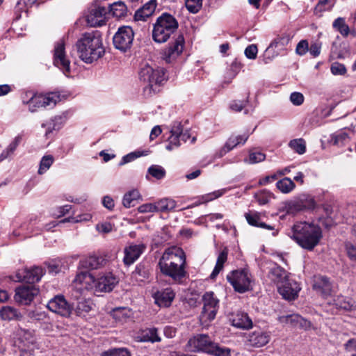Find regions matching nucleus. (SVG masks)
Masks as SVG:
<instances>
[{
  "instance_id": "1",
  "label": "nucleus",
  "mask_w": 356,
  "mask_h": 356,
  "mask_svg": "<svg viewBox=\"0 0 356 356\" xmlns=\"http://www.w3.org/2000/svg\"><path fill=\"white\" fill-rule=\"evenodd\" d=\"M186 255L181 248L172 246L165 250L159 261L161 273L175 282H180L186 276Z\"/></svg>"
},
{
  "instance_id": "2",
  "label": "nucleus",
  "mask_w": 356,
  "mask_h": 356,
  "mask_svg": "<svg viewBox=\"0 0 356 356\" xmlns=\"http://www.w3.org/2000/svg\"><path fill=\"white\" fill-rule=\"evenodd\" d=\"M288 235L299 246L309 251L313 250L323 238L321 227L306 221L296 222Z\"/></svg>"
},
{
  "instance_id": "3",
  "label": "nucleus",
  "mask_w": 356,
  "mask_h": 356,
  "mask_svg": "<svg viewBox=\"0 0 356 356\" xmlns=\"http://www.w3.org/2000/svg\"><path fill=\"white\" fill-rule=\"evenodd\" d=\"M74 285L80 290L92 291L95 293L111 291L118 280L111 273L95 278L87 271L77 273L73 280Z\"/></svg>"
},
{
  "instance_id": "4",
  "label": "nucleus",
  "mask_w": 356,
  "mask_h": 356,
  "mask_svg": "<svg viewBox=\"0 0 356 356\" xmlns=\"http://www.w3.org/2000/svg\"><path fill=\"white\" fill-rule=\"evenodd\" d=\"M79 58L86 63H91L104 54L102 38L98 32L85 33L76 43Z\"/></svg>"
},
{
  "instance_id": "5",
  "label": "nucleus",
  "mask_w": 356,
  "mask_h": 356,
  "mask_svg": "<svg viewBox=\"0 0 356 356\" xmlns=\"http://www.w3.org/2000/svg\"><path fill=\"white\" fill-rule=\"evenodd\" d=\"M139 79L145 84L144 92L149 95L159 92L160 86L168 79L163 68H154L148 64H145L140 67Z\"/></svg>"
},
{
  "instance_id": "6",
  "label": "nucleus",
  "mask_w": 356,
  "mask_h": 356,
  "mask_svg": "<svg viewBox=\"0 0 356 356\" xmlns=\"http://www.w3.org/2000/svg\"><path fill=\"white\" fill-rule=\"evenodd\" d=\"M187 347L192 352H203L214 356H229L230 350L220 347L214 343L209 335L198 334L191 337L187 343Z\"/></svg>"
},
{
  "instance_id": "7",
  "label": "nucleus",
  "mask_w": 356,
  "mask_h": 356,
  "mask_svg": "<svg viewBox=\"0 0 356 356\" xmlns=\"http://www.w3.org/2000/svg\"><path fill=\"white\" fill-rule=\"evenodd\" d=\"M178 28V22L171 15L163 13L154 24L152 38L156 42H165Z\"/></svg>"
},
{
  "instance_id": "8",
  "label": "nucleus",
  "mask_w": 356,
  "mask_h": 356,
  "mask_svg": "<svg viewBox=\"0 0 356 356\" xmlns=\"http://www.w3.org/2000/svg\"><path fill=\"white\" fill-rule=\"evenodd\" d=\"M227 280L234 289L240 293H243L252 289L254 280L250 271L246 268L232 270L227 275Z\"/></svg>"
},
{
  "instance_id": "9",
  "label": "nucleus",
  "mask_w": 356,
  "mask_h": 356,
  "mask_svg": "<svg viewBox=\"0 0 356 356\" xmlns=\"http://www.w3.org/2000/svg\"><path fill=\"white\" fill-rule=\"evenodd\" d=\"M29 95H31V97L24 100V104L29 106V111L31 113L41 108H51L60 101V96L55 92L46 95L29 93Z\"/></svg>"
},
{
  "instance_id": "10",
  "label": "nucleus",
  "mask_w": 356,
  "mask_h": 356,
  "mask_svg": "<svg viewBox=\"0 0 356 356\" xmlns=\"http://www.w3.org/2000/svg\"><path fill=\"white\" fill-rule=\"evenodd\" d=\"M203 307L200 315L202 325L207 326L215 319L219 308V300L212 291L206 292L202 296Z\"/></svg>"
},
{
  "instance_id": "11",
  "label": "nucleus",
  "mask_w": 356,
  "mask_h": 356,
  "mask_svg": "<svg viewBox=\"0 0 356 356\" xmlns=\"http://www.w3.org/2000/svg\"><path fill=\"white\" fill-rule=\"evenodd\" d=\"M170 132V136L168 138V144L165 146L168 151L178 148L181 145V141L185 143L191 138L188 131H184L183 126L179 122L172 123Z\"/></svg>"
},
{
  "instance_id": "12",
  "label": "nucleus",
  "mask_w": 356,
  "mask_h": 356,
  "mask_svg": "<svg viewBox=\"0 0 356 356\" xmlns=\"http://www.w3.org/2000/svg\"><path fill=\"white\" fill-rule=\"evenodd\" d=\"M54 65L59 68L66 76L69 77L71 76L70 60L66 56L65 43L63 40H58L55 44Z\"/></svg>"
},
{
  "instance_id": "13",
  "label": "nucleus",
  "mask_w": 356,
  "mask_h": 356,
  "mask_svg": "<svg viewBox=\"0 0 356 356\" xmlns=\"http://www.w3.org/2000/svg\"><path fill=\"white\" fill-rule=\"evenodd\" d=\"M134 33L131 27L124 26L120 27L113 36V42L115 47L121 51H126L132 45Z\"/></svg>"
},
{
  "instance_id": "14",
  "label": "nucleus",
  "mask_w": 356,
  "mask_h": 356,
  "mask_svg": "<svg viewBox=\"0 0 356 356\" xmlns=\"http://www.w3.org/2000/svg\"><path fill=\"white\" fill-rule=\"evenodd\" d=\"M107 9L98 4L92 5L88 8L86 15L87 24L90 26H101L105 24V15Z\"/></svg>"
},
{
  "instance_id": "15",
  "label": "nucleus",
  "mask_w": 356,
  "mask_h": 356,
  "mask_svg": "<svg viewBox=\"0 0 356 356\" xmlns=\"http://www.w3.org/2000/svg\"><path fill=\"white\" fill-rule=\"evenodd\" d=\"M47 307L52 312L63 317H69L73 311V307L63 296H56L48 302Z\"/></svg>"
},
{
  "instance_id": "16",
  "label": "nucleus",
  "mask_w": 356,
  "mask_h": 356,
  "mask_svg": "<svg viewBox=\"0 0 356 356\" xmlns=\"http://www.w3.org/2000/svg\"><path fill=\"white\" fill-rule=\"evenodd\" d=\"M38 293V289L33 286H22L16 289L15 299L20 304L29 305Z\"/></svg>"
},
{
  "instance_id": "17",
  "label": "nucleus",
  "mask_w": 356,
  "mask_h": 356,
  "mask_svg": "<svg viewBox=\"0 0 356 356\" xmlns=\"http://www.w3.org/2000/svg\"><path fill=\"white\" fill-rule=\"evenodd\" d=\"M146 245L143 243H131L124 249L123 262L125 266L133 264L144 252Z\"/></svg>"
},
{
  "instance_id": "18",
  "label": "nucleus",
  "mask_w": 356,
  "mask_h": 356,
  "mask_svg": "<svg viewBox=\"0 0 356 356\" xmlns=\"http://www.w3.org/2000/svg\"><path fill=\"white\" fill-rule=\"evenodd\" d=\"M184 45V38L181 34L175 38L172 44L165 49L163 53V58L167 63H171L183 51Z\"/></svg>"
},
{
  "instance_id": "19",
  "label": "nucleus",
  "mask_w": 356,
  "mask_h": 356,
  "mask_svg": "<svg viewBox=\"0 0 356 356\" xmlns=\"http://www.w3.org/2000/svg\"><path fill=\"white\" fill-rule=\"evenodd\" d=\"M270 334L261 330L250 332L246 336L245 343L252 348H260L266 346L270 341Z\"/></svg>"
},
{
  "instance_id": "20",
  "label": "nucleus",
  "mask_w": 356,
  "mask_h": 356,
  "mask_svg": "<svg viewBox=\"0 0 356 356\" xmlns=\"http://www.w3.org/2000/svg\"><path fill=\"white\" fill-rule=\"evenodd\" d=\"M277 289L284 299L294 300L298 297L300 287L298 282L289 277Z\"/></svg>"
},
{
  "instance_id": "21",
  "label": "nucleus",
  "mask_w": 356,
  "mask_h": 356,
  "mask_svg": "<svg viewBox=\"0 0 356 356\" xmlns=\"http://www.w3.org/2000/svg\"><path fill=\"white\" fill-rule=\"evenodd\" d=\"M44 274V270L42 267L34 266L18 272L17 277L19 281L35 283L39 282Z\"/></svg>"
},
{
  "instance_id": "22",
  "label": "nucleus",
  "mask_w": 356,
  "mask_h": 356,
  "mask_svg": "<svg viewBox=\"0 0 356 356\" xmlns=\"http://www.w3.org/2000/svg\"><path fill=\"white\" fill-rule=\"evenodd\" d=\"M175 297V293L170 288H166L161 291H158L153 294L155 303L159 307H170Z\"/></svg>"
},
{
  "instance_id": "23",
  "label": "nucleus",
  "mask_w": 356,
  "mask_h": 356,
  "mask_svg": "<svg viewBox=\"0 0 356 356\" xmlns=\"http://www.w3.org/2000/svg\"><path fill=\"white\" fill-rule=\"evenodd\" d=\"M248 138L249 135L248 134H243L241 135H232L227 140L224 147L220 150L218 156L222 157L226 153L233 149L238 145L245 144Z\"/></svg>"
},
{
  "instance_id": "24",
  "label": "nucleus",
  "mask_w": 356,
  "mask_h": 356,
  "mask_svg": "<svg viewBox=\"0 0 356 356\" xmlns=\"http://www.w3.org/2000/svg\"><path fill=\"white\" fill-rule=\"evenodd\" d=\"M105 259L101 256L90 255L79 261L78 268L86 270L98 269L105 264Z\"/></svg>"
},
{
  "instance_id": "25",
  "label": "nucleus",
  "mask_w": 356,
  "mask_h": 356,
  "mask_svg": "<svg viewBox=\"0 0 356 356\" xmlns=\"http://www.w3.org/2000/svg\"><path fill=\"white\" fill-rule=\"evenodd\" d=\"M268 277L279 288L289 278V274L284 268L275 264L269 269Z\"/></svg>"
},
{
  "instance_id": "26",
  "label": "nucleus",
  "mask_w": 356,
  "mask_h": 356,
  "mask_svg": "<svg viewBox=\"0 0 356 356\" xmlns=\"http://www.w3.org/2000/svg\"><path fill=\"white\" fill-rule=\"evenodd\" d=\"M17 336L20 343L23 344L21 347L22 350H33L35 347L36 341L35 337L33 331L19 329L17 331Z\"/></svg>"
},
{
  "instance_id": "27",
  "label": "nucleus",
  "mask_w": 356,
  "mask_h": 356,
  "mask_svg": "<svg viewBox=\"0 0 356 356\" xmlns=\"http://www.w3.org/2000/svg\"><path fill=\"white\" fill-rule=\"evenodd\" d=\"M245 217L249 225L257 227L264 228L268 230L273 231L272 235L273 236H276L278 233V231L275 229V227L272 225H267L265 222L261 220V216L257 212H251V213H245Z\"/></svg>"
},
{
  "instance_id": "28",
  "label": "nucleus",
  "mask_w": 356,
  "mask_h": 356,
  "mask_svg": "<svg viewBox=\"0 0 356 356\" xmlns=\"http://www.w3.org/2000/svg\"><path fill=\"white\" fill-rule=\"evenodd\" d=\"M232 325L241 329H249L252 326V321L247 313L237 312L232 314L231 318Z\"/></svg>"
},
{
  "instance_id": "29",
  "label": "nucleus",
  "mask_w": 356,
  "mask_h": 356,
  "mask_svg": "<svg viewBox=\"0 0 356 356\" xmlns=\"http://www.w3.org/2000/svg\"><path fill=\"white\" fill-rule=\"evenodd\" d=\"M136 340L140 342H160L161 338L155 327L146 328L141 330L136 337Z\"/></svg>"
},
{
  "instance_id": "30",
  "label": "nucleus",
  "mask_w": 356,
  "mask_h": 356,
  "mask_svg": "<svg viewBox=\"0 0 356 356\" xmlns=\"http://www.w3.org/2000/svg\"><path fill=\"white\" fill-rule=\"evenodd\" d=\"M156 7V0H150L136 12L135 18L137 20H145L154 13Z\"/></svg>"
},
{
  "instance_id": "31",
  "label": "nucleus",
  "mask_w": 356,
  "mask_h": 356,
  "mask_svg": "<svg viewBox=\"0 0 356 356\" xmlns=\"http://www.w3.org/2000/svg\"><path fill=\"white\" fill-rule=\"evenodd\" d=\"M313 287L321 292L323 296H327L331 292V283L327 277L319 276L316 277Z\"/></svg>"
},
{
  "instance_id": "32",
  "label": "nucleus",
  "mask_w": 356,
  "mask_h": 356,
  "mask_svg": "<svg viewBox=\"0 0 356 356\" xmlns=\"http://www.w3.org/2000/svg\"><path fill=\"white\" fill-rule=\"evenodd\" d=\"M149 268L145 264L140 263L132 272V278L138 282H143L149 278Z\"/></svg>"
},
{
  "instance_id": "33",
  "label": "nucleus",
  "mask_w": 356,
  "mask_h": 356,
  "mask_svg": "<svg viewBox=\"0 0 356 356\" xmlns=\"http://www.w3.org/2000/svg\"><path fill=\"white\" fill-rule=\"evenodd\" d=\"M279 321L293 326H304L307 323V321L298 314L281 316L279 317Z\"/></svg>"
},
{
  "instance_id": "34",
  "label": "nucleus",
  "mask_w": 356,
  "mask_h": 356,
  "mask_svg": "<svg viewBox=\"0 0 356 356\" xmlns=\"http://www.w3.org/2000/svg\"><path fill=\"white\" fill-rule=\"evenodd\" d=\"M228 250L223 249L218 254L214 269L210 275L211 279H215L219 273L222 270L224 264L227 259Z\"/></svg>"
},
{
  "instance_id": "35",
  "label": "nucleus",
  "mask_w": 356,
  "mask_h": 356,
  "mask_svg": "<svg viewBox=\"0 0 356 356\" xmlns=\"http://www.w3.org/2000/svg\"><path fill=\"white\" fill-rule=\"evenodd\" d=\"M156 202L157 212H169L176 207V202L170 198H163Z\"/></svg>"
},
{
  "instance_id": "36",
  "label": "nucleus",
  "mask_w": 356,
  "mask_h": 356,
  "mask_svg": "<svg viewBox=\"0 0 356 356\" xmlns=\"http://www.w3.org/2000/svg\"><path fill=\"white\" fill-rule=\"evenodd\" d=\"M0 315L3 320L12 321L18 320L22 316L18 310L13 307H3L0 311Z\"/></svg>"
},
{
  "instance_id": "37",
  "label": "nucleus",
  "mask_w": 356,
  "mask_h": 356,
  "mask_svg": "<svg viewBox=\"0 0 356 356\" xmlns=\"http://www.w3.org/2000/svg\"><path fill=\"white\" fill-rule=\"evenodd\" d=\"M92 304L89 300L81 299L78 300L76 305L73 307L77 316H85L92 309Z\"/></svg>"
},
{
  "instance_id": "38",
  "label": "nucleus",
  "mask_w": 356,
  "mask_h": 356,
  "mask_svg": "<svg viewBox=\"0 0 356 356\" xmlns=\"http://www.w3.org/2000/svg\"><path fill=\"white\" fill-rule=\"evenodd\" d=\"M109 12H111L114 17L121 18L127 15V8L123 2L118 1L109 6Z\"/></svg>"
},
{
  "instance_id": "39",
  "label": "nucleus",
  "mask_w": 356,
  "mask_h": 356,
  "mask_svg": "<svg viewBox=\"0 0 356 356\" xmlns=\"http://www.w3.org/2000/svg\"><path fill=\"white\" fill-rule=\"evenodd\" d=\"M276 187L282 193H289L295 188L296 184L290 178L284 177L276 183Z\"/></svg>"
},
{
  "instance_id": "40",
  "label": "nucleus",
  "mask_w": 356,
  "mask_h": 356,
  "mask_svg": "<svg viewBox=\"0 0 356 356\" xmlns=\"http://www.w3.org/2000/svg\"><path fill=\"white\" fill-rule=\"evenodd\" d=\"M140 197V193L137 190H133L124 194L122 199V204L126 208L134 206V202Z\"/></svg>"
},
{
  "instance_id": "41",
  "label": "nucleus",
  "mask_w": 356,
  "mask_h": 356,
  "mask_svg": "<svg viewBox=\"0 0 356 356\" xmlns=\"http://www.w3.org/2000/svg\"><path fill=\"white\" fill-rule=\"evenodd\" d=\"M301 204L302 202L298 199L286 202L284 204V211L289 214H295L304 210Z\"/></svg>"
},
{
  "instance_id": "42",
  "label": "nucleus",
  "mask_w": 356,
  "mask_h": 356,
  "mask_svg": "<svg viewBox=\"0 0 356 356\" xmlns=\"http://www.w3.org/2000/svg\"><path fill=\"white\" fill-rule=\"evenodd\" d=\"M348 140V134L343 130H340L331 135L333 145L337 146H343Z\"/></svg>"
},
{
  "instance_id": "43",
  "label": "nucleus",
  "mask_w": 356,
  "mask_h": 356,
  "mask_svg": "<svg viewBox=\"0 0 356 356\" xmlns=\"http://www.w3.org/2000/svg\"><path fill=\"white\" fill-rule=\"evenodd\" d=\"M332 26L343 37H347L350 33L349 26L346 24L345 19L343 17L337 18L334 21Z\"/></svg>"
},
{
  "instance_id": "44",
  "label": "nucleus",
  "mask_w": 356,
  "mask_h": 356,
  "mask_svg": "<svg viewBox=\"0 0 356 356\" xmlns=\"http://www.w3.org/2000/svg\"><path fill=\"white\" fill-rule=\"evenodd\" d=\"M289 146L299 154H303L306 152V143L302 138L291 140Z\"/></svg>"
},
{
  "instance_id": "45",
  "label": "nucleus",
  "mask_w": 356,
  "mask_h": 356,
  "mask_svg": "<svg viewBox=\"0 0 356 356\" xmlns=\"http://www.w3.org/2000/svg\"><path fill=\"white\" fill-rule=\"evenodd\" d=\"M280 52L275 49L271 44L266 48L263 56L262 59L264 63L268 64L275 59Z\"/></svg>"
},
{
  "instance_id": "46",
  "label": "nucleus",
  "mask_w": 356,
  "mask_h": 356,
  "mask_svg": "<svg viewBox=\"0 0 356 356\" xmlns=\"http://www.w3.org/2000/svg\"><path fill=\"white\" fill-rule=\"evenodd\" d=\"M290 42V37L289 35H282L275 38L272 42L271 44L280 52L284 49L285 47Z\"/></svg>"
},
{
  "instance_id": "47",
  "label": "nucleus",
  "mask_w": 356,
  "mask_h": 356,
  "mask_svg": "<svg viewBox=\"0 0 356 356\" xmlns=\"http://www.w3.org/2000/svg\"><path fill=\"white\" fill-rule=\"evenodd\" d=\"M54 161V156L51 155L44 156L40 163L38 174H44L51 166Z\"/></svg>"
},
{
  "instance_id": "48",
  "label": "nucleus",
  "mask_w": 356,
  "mask_h": 356,
  "mask_svg": "<svg viewBox=\"0 0 356 356\" xmlns=\"http://www.w3.org/2000/svg\"><path fill=\"white\" fill-rule=\"evenodd\" d=\"M298 199L302 202L301 205L304 210L313 209L315 207V201L311 195H302Z\"/></svg>"
},
{
  "instance_id": "49",
  "label": "nucleus",
  "mask_w": 356,
  "mask_h": 356,
  "mask_svg": "<svg viewBox=\"0 0 356 356\" xmlns=\"http://www.w3.org/2000/svg\"><path fill=\"white\" fill-rule=\"evenodd\" d=\"M148 173L156 179H161L165 175V170L161 165H152L148 168Z\"/></svg>"
},
{
  "instance_id": "50",
  "label": "nucleus",
  "mask_w": 356,
  "mask_h": 356,
  "mask_svg": "<svg viewBox=\"0 0 356 356\" xmlns=\"http://www.w3.org/2000/svg\"><path fill=\"white\" fill-rule=\"evenodd\" d=\"M273 197V195L266 190L261 191L254 195L257 201L261 205L267 204Z\"/></svg>"
},
{
  "instance_id": "51",
  "label": "nucleus",
  "mask_w": 356,
  "mask_h": 356,
  "mask_svg": "<svg viewBox=\"0 0 356 356\" xmlns=\"http://www.w3.org/2000/svg\"><path fill=\"white\" fill-rule=\"evenodd\" d=\"M185 5L191 13H197L202 6V0H185Z\"/></svg>"
},
{
  "instance_id": "52",
  "label": "nucleus",
  "mask_w": 356,
  "mask_h": 356,
  "mask_svg": "<svg viewBox=\"0 0 356 356\" xmlns=\"http://www.w3.org/2000/svg\"><path fill=\"white\" fill-rule=\"evenodd\" d=\"M147 153H145V152H140V151H137V152H131L125 156H124L121 160V161L120 162L119 165H124L127 163H129L131 161H133L134 160H135L136 159L141 156H143V155H147Z\"/></svg>"
},
{
  "instance_id": "53",
  "label": "nucleus",
  "mask_w": 356,
  "mask_h": 356,
  "mask_svg": "<svg viewBox=\"0 0 356 356\" xmlns=\"http://www.w3.org/2000/svg\"><path fill=\"white\" fill-rule=\"evenodd\" d=\"M28 316L32 321H44L47 318V314L44 312L35 309L29 311L28 312Z\"/></svg>"
},
{
  "instance_id": "54",
  "label": "nucleus",
  "mask_w": 356,
  "mask_h": 356,
  "mask_svg": "<svg viewBox=\"0 0 356 356\" xmlns=\"http://www.w3.org/2000/svg\"><path fill=\"white\" fill-rule=\"evenodd\" d=\"M46 0H19L16 6L15 10L16 12L20 11L23 8V6H32L34 4H37L38 6L40 3H42Z\"/></svg>"
},
{
  "instance_id": "55",
  "label": "nucleus",
  "mask_w": 356,
  "mask_h": 356,
  "mask_svg": "<svg viewBox=\"0 0 356 356\" xmlns=\"http://www.w3.org/2000/svg\"><path fill=\"white\" fill-rule=\"evenodd\" d=\"M266 155L261 152H250L249 154V163L254 164L264 161Z\"/></svg>"
},
{
  "instance_id": "56",
  "label": "nucleus",
  "mask_w": 356,
  "mask_h": 356,
  "mask_svg": "<svg viewBox=\"0 0 356 356\" xmlns=\"http://www.w3.org/2000/svg\"><path fill=\"white\" fill-rule=\"evenodd\" d=\"M330 70L334 75H343L346 73V68L344 65L338 62L332 64Z\"/></svg>"
},
{
  "instance_id": "57",
  "label": "nucleus",
  "mask_w": 356,
  "mask_h": 356,
  "mask_svg": "<svg viewBox=\"0 0 356 356\" xmlns=\"http://www.w3.org/2000/svg\"><path fill=\"white\" fill-rule=\"evenodd\" d=\"M309 51V43L307 40H300L296 49V52L299 56H304Z\"/></svg>"
},
{
  "instance_id": "58",
  "label": "nucleus",
  "mask_w": 356,
  "mask_h": 356,
  "mask_svg": "<svg viewBox=\"0 0 356 356\" xmlns=\"http://www.w3.org/2000/svg\"><path fill=\"white\" fill-rule=\"evenodd\" d=\"M334 5V0H319L315 10L322 12L323 10L331 8Z\"/></svg>"
},
{
  "instance_id": "59",
  "label": "nucleus",
  "mask_w": 356,
  "mask_h": 356,
  "mask_svg": "<svg viewBox=\"0 0 356 356\" xmlns=\"http://www.w3.org/2000/svg\"><path fill=\"white\" fill-rule=\"evenodd\" d=\"M248 102V99L244 101L234 100L230 103L229 108L234 111L241 112L244 108H245Z\"/></svg>"
},
{
  "instance_id": "60",
  "label": "nucleus",
  "mask_w": 356,
  "mask_h": 356,
  "mask_svg": "<svg viewBox=\"0 0 356 356\" xmlns=\"http://www.w3.org/2000/svg\"><path fill=\"white\" fill-rule=\"evenodd\" d=\"M258 52L257 46L256 44L248 45L245 49V55L249 59H255Z\"/></svg>"
},
{
  "instance_id": "61",
  "label": "nucleus",
  "mask_w": 356,
  "mask_h": 356,
  "mask_svg": "<svg viewBox=\"0 0 356 356\" xmlns=\"http://www.w3.org/2000/svg\"><path fill=\"white\" fill-rule=\"evenodd\" d=\"M140 213H154L156 211V202L154 203H146L140 205L138 209Z\"/></svg>"
},
{
  "instance_id": "62",
  "label": "nucleus",
  "mask_w": 356,
  "mask_h": 356,
  "mask_svg": "<svg viewBox=\"0 0 356 356\" xmlns=\"http://www.w3.org/2000/svg\"><path fill=\"white\" fill-rule=\"evenodd\" d=\"M322 44L319 42H316L311 44L310 47H309V54L314 58L318 57L321 51Z\"/></svg>"
},
{
  "instance_id": "63",
  "label": "nucleus",
  "mask_w": 356,
  "mask_h": 356,
  "mask_svg": "<svg viewBox=\"0 0 356 356\" xmlns=\"http://www.w3.org/2000/svg\"><path fill=\"white\" fill-rule=\"evenodd\" d=\"M346 250L348 257L353 261L356 260V245H354L350 242L345 244Z\"/></svg>"
},
{
  "instance_id": "64",
  "label": "nucleus",
  "mask_w": 356,
  "mask_h": 356,
  "mask_svg": "<svg viewBox=\"0 0 356 356\" xmlns=\"http://www.w3.org/2000/svg\"><path fill=\"white\" fill-rule=\"evenodd\" d=\"M104 356H131L130 353L125 348L115 349L106 353Z\"/></svg>"
}]
</instances>
